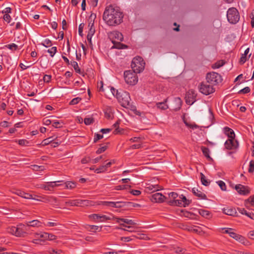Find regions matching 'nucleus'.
<instances>
[{
	"instance_id": "1",
	"label": "nucleus",
	"mask_w": 254,
	"mask_h": 254,
	"mask_svg": "<svg viewBox=\"0 0 254 254\" xmlns=\"http://www.w3.org/2000/svg\"><path fill=\"white\" fill-rule=\"evenodd\" d=\"M103 19L109 25H114L121 23L123 15L118 7H113L110 5L107 6L103 14Z\"/></svg>"
},
{
	"instance_id": "2",
	"label": "nucleus",
	"mask_w": 254,
	"mask_h": 254,
	"mask_svg": "<svg viewBox=\"0 0 254 254\" xmlns=\"http://www.w3.org/2000/svg\"><path fill=\"white\" fill-rule=\"evenodd\" d=\"M111 91L123 107H127L129 105L130 98L128 92L122 90H116L113 87L111 88Z\"/></svg>"
},
{
	"instance_id": "3",
	"label": "nucleus",
	"mask_w": 254,
	"mask_h": 254,
	"mask_svg": "<svg viewBox=\"0 0 254 254\" xmlns=\"http://www.w3.org/2000/svg\"><path fill=\"white\" fill-rule=\"evenodd\" d=\"M145 63L143 59L140 57H136L132 61L131 67L132 70L134 72L140 73L144 68Z\"/></svg>"
},
{
	"instance_id": "4",
	"label": "nucleus",
	"mask_w": 254,
	"mask_h": 254,
	"mask_svg": "<svg viewBox=\"0 0 254 254\" xmlns=\"http://www.w3.org/2000/svg\"><path fill=\"white\" fill-rule=\"evenodd\" d=\"M136 72L132 70H126L124 72V79L125 82L130 85L136 84L138 81V76Z\"/></svg>"
},
{
	"instance_id": "5",
	"label": "nucleus",
	"mask_w": 254,
	"mask_h": 254,
	"mask_svg": "<svg viewBox=\"0 0 254 254\" xmlns=\"http://www.w3.org/2000/svg\"><path fill=\"white\" fill-rule=\"evenodd\" d=\"M227 17L230 23L234 24L239 20L240 15L236 8L232 7L227 11Z\"/></svg>"
},
{
	"instance_id": "6",
	"label": "nucleus",
	"mask_w": 254,
	"mask_h": 254,
	"mask_svg": "<svg viewBox=\"0 0 254 254\" xmlns=\"http://www.w3.org/2000/svg\"><path fill=\"white\" fill-rule=\"evenodd\" d=\"M198 89L200 92L206 95L211 94L214 91L213 86L206 81L201 82L199 85Z\"/></svg>"
},
{
	"instance_id": "7",
	"label": "nucleus",
	"mask_w": 254,
	"mask_h": 254,
	"mask_svg": "<svg viewBox=\"0 0 254 254\" xmlns=\"http://www.w3.org/2000/svg\"><path fill=\"white\" fill-rule=\"evenodd\" d=\"M224 233L228 234L231 237L235 239L238 242L245 245H248V241L244 237L234 232L232 229L227 228L225 230Z\"/></svg>"
},
{
	"instance_id": "8",
	"label": "nucleus",
	"mask_w": 254,
	"mask_h": 254,
	"mask_svg": "<svg viewBox=\"0 0 254 254\" xmlns=\"http://www.w3.org/2000/svg\"><path fill=\"white\" fill-rule=\"evenodd\" d=\"M206 79L207 82L213 86L220 82L222 80L220 75L214 72L208 73L206 75Z\"/></svg>"
},
{
	"instance_id": "9",
	"label": "nucleus",
	"mask_w": 254,
	"mask_h": 254,
	"mask_svg": "<svg viewBox=\"0 0 254 254\" xmlns=\"http://www.w3.org/2000/svg\"><path fill=\"white\" fill-rule=\"evenodd\" d=\"M67 204L71 206H88L90 205V202L87 200H69L65 202Z\"/></svg>"
},
{
	"instance_id": "10",
	"label": "nucleus",
	"mask_w": 254,
	"mask_h": 254,
	"mask_svg": "<svg viewBox=\"0 0 254 254\" xmlns=\"http://www.w3.org/2000/svg\"><path fill=\"white\" fill-rule=\"evenodd\" d=\"M196 96V94L194 90H190L186 97V103L189 105H192L195 101Z\"/></svg>"
},
{
	"instance_id": "11",
	"label": "nucleus",
	"mask_w": 254,
	"mask_h": 254,
	"mask_svg": "<svg viewBox=\"0 0 254 254\" xmlns=\"http://www.w3.org/2000/svg\"><path fill=\"white\" fill-rule=\"evenodd\" d=\"M180 199L175 200V206L186 207L190 203V201L182 195L180 196Z\"/></svg>"
},
{
	"instance_id": "12",
	"label": "nucleus",
	"mask_w": 254,
	"mask_h": 254,
	"mask_svg": "<svg viewBox=\"0 0 254 254\" xmlns=\"http://www.w3.org/2000/svg\"><path fill=\"white\" fill-rule=\"evenodd\" d=\"M225 145L228 149H234L238 147V143L234 138H230L225 142Z\"/></svg>"
},
{
	"instance_id": "13",
	"label": "nucleus",
	"mask_w": 254,
	"mask_h": 254,
	"mask_svg": "<svg viewBox=\"0 0 254 254\" xmlns=\"http://www.w3.org/2000/svg\"><path fill=\"white\" fill-rule=\"evenodd\" d=\"M235 189L240 194L247 195L250 193V190L249 188L247 187L244 186L241 184L236 185Z\"/></svg>"
},
{
	"instance_id": "14",
	"label": "nucleus",
	"mask_w": 254,
	"mask_h": 254,
	"mask_svg": "<svg viewBox=\"0 0 254 254\" xmlns=\"http://www.w3.org/2000/svg\"><path fill=\"white\" fill-rule=\"evenodd\" d=\"M166 197L161 193H155L152 195L151 200L153 202L161 203L163 202Z\"/></svg>"
},
{
	"instance_id": "15",
	"label": "nucleus",
	"mask_w": 254,
	"mask_h": 254,
	"mask_svg": "<svg viewBox=\"0 0 254 254\" xmlns=\"http://www.w3.org/2000/svg\"><path fill=\"white\" fill-rule=\"evenodd\" d=\"M103 204L109 207L121 208L124 206L125 202L122 201H104Z\"/></svg>"
},
{
	"instance_id": "16",
	"label": "nucleus",
	"mask_w": 254,
	"mask_h": 254,
	"mask_svg": "<svg viewBox=\"0 0 254 254\" xmlns=\"http://www.w3.org/2000/svg\"><path fill=\"white\" fill-rule=\"evenodd\" d=\"M24 226V224H20L18 225V227L15 228L14 231V236L18 237H24L26 232L24 231L23 227Z\"/></svg>"
},
{
	"instance_id": "17",
	"label": "nucleus",
	"mask_w": 254,
	"mask_h": 254,
	"mask_svg": "<svg viewBox=\"0 0 254 254\" xmlns=\"http://www.w3.org/2000/svg\"><path fill=\"white\" fill-rule=\"evenodd\" d=\"M110 38L112 40H117L122 41L123 40V36L122 33L118 31H113L111 32L109 35Z\"/></svg>"
},
{
	"instance_id": "18",
	"label": "nucleus",
	"mask_w": 254,
	"mask_h": 254,
	"mask_svg": "<svg viewBox=\"0 0 254 254\" xmlns=\"http://www.w3.org/2000/svg\"><path fill=\"white\" fill-rule=\"evenodd\" d=\"M223 212L225 214L230 216H235L237 213L235 208L230 207L224 208L223 209Z\"/></svg>"
},
{
	"instance_id": "19",
	"label": "nucleus",
	"mask_w": 254,
	"mask_h": 254,
	"mask_svg": "<svg viewBox=\"0 0 254 254\" xmlns=\"http://www.w3.org/2000/svg\"><path fill=\"white\" fill-rule=\"evenodd\" d=\"M192 193L201 199H205L206 195L204 193L199 190L197 188H193L192 189Z\"/></svg>"
},
{
	"instance_id": "20",
	"label": "nucleus",
	"mask_w": 254,
	"mask_h": 254,
	"mask_svg": "<svg viewBox=\"0 0 254 254\" xmlns=\"http://www.w3.org/2000/svg\"><path fill=\"white\" fill-rule=\"evenodd\" d=\"M224 132L229 138V139L234 138L235 133L234 131L232 129L229 127H225Z\"/></svg>"
},
{
	"instance_id": "21",
	"label": "nucleus",
	"mask_w": 254,
	"mask_h": 254,
	"mask_svg": "<svg viewBox=\"0 0 254 254\" xmlns=\"http://www.w3.org/2000/svg\"><path fill=\"white\" fill-rule=\"evenodd\" d=\"M47 233H36L35 237L38 238L40 241H44L47 239Z\"/></svg>"
},
{
	"instance_id": "22",
	"label": "nucleus",
	"mask_w": 254,
	"mask_h": 254,
	"mask_svg": "<svg viewBox=\"0 0 254 254\" xmlns=\"http://www.w3.org/2000/svg\"><path fill=\"white\" fill-rule=\"evenodd\" d=\"M57 136L55 135H53L50 137H48L45 139H44L42 141V143L43 145H47L50 144L51 142H53L54 140H55L57 138Z\"/></svg>"
},
{
	"instance_id": "23",
	"label": "nucleus",
	"mask_w": 254,
	"mask_h": 254,
	"mask_svg": "<svg viewBox=\"0 0 254 254\" xmlns=\"http://www.w3.org/2000/svg\"><path fill=\"white\" fill-rule=\"evenodd\" d=\"M112 42L114 44V46H113V48L123 49L127 47L126 45L121 44L120 42H116L115 40H112Z\"/></svg>"
},
{
	"instance_id": "24",
	"label": "nucleus",
	"mask_w": 254,
	"mask_h": 254,
	"mask_svg": "<svg viewBox=\"0 0 254 254\" xmlns=\"http://www.w3.org/2000/svg\"><path fill=\"white\" fill-rule=\"evenodd\" d=\"M200 180L202 185L205 186H207L210 184V181L207 180L206 177L202 173H200Z\"/></svg>"
},
{
	"instance_id": "25",
	"label": "nucleus",
	"mask_w": 254,
	"mask_h": 254,
	"mask_svg": "<svg viewBox=\"0 0 254 254\" xmlns=\"http://www.w3.org/2000/svg\"><path fill=\"white\" fill-rule=\"evenodd\" d=\"M40 222L37 220H34L31 221L26 222L28 227H39Z\"/></svg>"
},
{
	"instance_id": "26",
	"label": "nucleus",
	"mask_w": 254,
	"mask_h": 254,
	"mask_svg": "<svg viewBox=\"0 0 254 254\" xmlns=\"http://www.w3.org/2000/svg\"><path fill=\"white\" fill-rule=\"evenodd\" d=\"M248 203H250L252 206H254V195L250 196L249 198L245 200V205L247 208H248Z\"/></svg>"
},
{
	"instance_id": "27",
	"label": "nucleus",
	"mask_w": 254,
	"mask_h": 254,
	"mask_svg": "<svg viewBox=\"0 0 254 254\" xmlns=\"http://www.w3.org/2000/svg\"><path fill=\"white\" fill-rule=\"evenodd\" d=\"M113 218H114V216L112 214H110L109 216L101 215V217H100V222H103L107 220H112L113 219Z\"/></svg>"
},
{
	"instance_id": "28",
	"label": "nucleus",
	"mask_w": 254,
	"mask_h": 254,
	"mask_svg": "<svg viewBox=\"0 0 254 254\" xmlns=\"http://www.w3.org/2000/svg\"><path fill=\"white\" fill-rule=\"evenodd\" d=\"M167 99L165 100L164 102H159L156 104V106L157 108L162 109V110H165L168 108V106L165 104V102H166Z\"/></svg>"
},
{
	"instance_id": "29",
	"label": "nucleus",
	"mask_w": 254,
	"mask_h": 254,
	"mask_svg": "<svg viewBox=\"0 0 254 254\" xmlns=\"http://www.w3.org/2000/svg\"><path fill=\"white\" fill-rule=\"evenodd\" d=\"M112 109L109 107L107 108L105 111V117L108 119H111L112 118Z\"/></svg>"
},
{
	"instance_id": "30",
	"label": "nucleus",
	"mask_w": 254,
	"mask_h": 254,
	"mask_svg": "<svg viewBox=\"0 0 254 254\" xmlns=\"http://www.w3.org/2000/svg\"><path fill=\"white\" fill-rule=\"evenodd\" d=\"M49 202H50L52 203V204L55 205V206H58L59 205V202L57 199L53 196H50L49 197Z\"/></svg>"
},
{
	"instance_id": "31",
	"label": "nucleus",
	"mask_w": 254,
	"mask_h": 254,
	"mask_svg": "<svg viewBox=\"0 0 254 254\" xmlns=\"http://www.w3.org/2000/svg\"><path fill=\"white\" fill-rule=\"evenodd\" d=\"M65 188L66 189H72L76 186L75 183L73 182H65Z\"/></svg>"
},
{
	"instance_id": "32",
	"label": "nucleus",
	"mask_w": 254,
	"mask_h": 254,
	"mask_svg": "<svg viewBox=\"0 0 254 254\" xmlns=\"http://www.w3.org/2000/svg\"><path fill=\"white\" fill-rule=\"evenodd\" d=\"M199 214L204 217L207 218L209 216V212L208 211L200 209L198 211Z\"/></svg>"
},
{
	"instance_id": "33",
	"label": "nucleus",
	"mask_w": 254,
	"mask_h": 254,
	"mask_svg": "<svg viewBox=\"0 0 254 254\" xmlns=\"http://www.w3.org/2000/svg\"><path fill=\"white\" fill-rule=\"evenodd\" d=\"M201 150H202L203 154L205 155V156L206 157H207V158H209V159H211V158L209 156V150L207 148L202 147L201 148Z\"/></svg>"
},
{
	"instance_id": "34",
	"label": "nucleus",
	"mask_w": 254,
	"mask_h": 254,
	"mask_svg": "<svg viewBox=\"0 0 254 254\" xmlns=\"http://www.w3.org/2000/svg\"><path fill=\"white\" fill-rule=\"evenodd\" d=\"M63 181H62V180H59V181H55V182H49V185L50 186H51V188H54V187H58L59 186H61V185L58 184V183H61V182H63Z\"/></svg>"
},
{
	"instance_id": "35",
	"label": "nucleus",
	"mask_w": 254,
	"mask_h": 254,
	"mask_svg": "<svg viewBox=\"0 0 254 254\" xmlns=\"http://www.w3.org/2000/svg\"><path fill=\"white\" fill-rule=\"evenodd\" d=\"M121 221H123L124 223H126L127 225H134L136 224V223L131 219L124 218V220H121Z\"/></svg>"
},
{
	"instance_id": "36",
	"label": "nucleus",
	"mask_w": 254,
	"mask_h": 254,
	"mask_svg": "<svg viewBox=\"0 0 254 254\" xmlns=\"http://www.w3.org/2000/svg\"><path fill=\"white\" fill-rule=\"evenodd\" d=\"M32 169L33 170L35 171H43L44 169V166H38V165H33L32 166Z\"/></svg>"
},
{
	"instance_id": "37",
	"label": "nucleus",
	"mask_w": 254,
	"mask_h": 254,
	"mask_svg": "<svg viewBox=\"0 0 254 254\" xmlns=\"http://www.w3.org/2000/svg\"><path fill=\"white\" fill-rule=\"evenodd\" d=\"M5 47L11 50H16L18 47L17 45L14 43L5 45Z\"/></svg>"
},
{
	"instance_id": "38",
	"label": "nucleus",
	"mask_w": 254,
	"mask_h": 254,
	"mask_svg": "<svg viewBox=\"0 0 254 254\" xmlns=\"http://www.w3.org/2000/svg\"><path fill=\"white\" fill-rule=\"evenodd\" d=\"M71 65L74 68L75 70L77 72H80V69L79 68L78 64L77 62L73 61L71 62Z\"/></svg>"
},
{
	"instance_id": "39",
	"label": "nucleus",
	"mask_w": 254,
	"mask_h": 254,
	"mask_svg": "<svg viewBox=\"0 0 254 254\" xmlns=\"http://www.w3.org/2000/svg\"><path fill=\"white\" fill-rule=\"evenodd\" d=\"M191 230L197 233H200L201 232L203 231L202 228L196 226H194L192 227Z\"/></svg>"
},
{
	"instance_id": "40",
	"label": "nucleus",
	"mask_w": 254,
	"mask_h": 254,
	"mask_svg": "<svg viewBox=\"0 0 254 254\" xmlns=\"http://www.w3.org/2000/svg\"><path fill=\"white\" fill-rule=\"evenodd\" d=\"M48 52L50 54L51 57H53L57 52V47H53L48 50Z\"/></svg>"
},
{
	"instance_id": "41",
	"label": "nucleus",
	"mask_w": 254,
	"mask_h": 254,
	"mask_svg": "<svg viewBox=\"0 0 254 254\" xmlns=\"http://www.w3.org/2000/svg\"><path fill=\"white\" fill-rule=\"evenodd\" d=\"M37 187L42 188L45 190H51V186L49 185V182L47 183V185L37 186Z\"/></svg>"
},
{
	"instance_id": "42",
	"label": "nucleus",
	"mask_w": 254,
	"mask_h": 254,
	"mask_svg": "<svg viewBox=\"0 0 254 254\" xmlns=\"http://www.w3.org/2000/svg\"><path fill=\"white\" fill-rule=\"evenodd\" d=\"M42 45L46 47H50L52 45L51 40L48 39L44 40L42 42Z\"/></svg>"
},
{
	"instance_id": "43",
	"label": "nucleus",
	"mask_w": 254,
	"mask_h": 254,
	"mask_svg": "<svg viewBox=\"0 0 254 254\" xmlns=\"http://www.w3.org/2000/svg\"><path fill=\"white\" fill-rule=\"evenodd\" d=\"M217 183L218 184V185H219V186L222 190H226V185L224 182L222 181H219L217 182Z\"/></svg>"
},
{
	"instance_id": "44",
	"label": "nucleus",
	"mask_w": 254,
	"mask_h": 254,
	"mask_svg": "<svg viewBox=\"0 0 254 254\" xmlns=\"http://www.w3.org/2000/svg\"><path fill=\"white\" fill-rule=\"evenodd\" d=\"M24 195H25V196H24V198H26V199H31L36 200H38V201H41V200H40L39 199H37L36 197H34L33 196V195L32 194H29V193L25 192V194Z\"/></svg>"
},
{
	"instance_id": "45",
	"label": "nucleus",
	"mask_w": 254,
	"mask_h": 254,
	"mask_svg": "<svg viewBox=\"0 0 254 254\" xmlns=\"http://www.w3.org/2000/svg\"><path fill=\"white\" fill-rule=\"evenodd\" d=\"M49 253L50 254H62V251L60 250H55V249H51L49 250Z\"/></svg>"
},
{
	"instance_id": "46",
	"label": "nucleus",
	"mask_w": 254,
	"mask_h": 254,
	"mask_svg": "<svg viewBox=\"0 0 254 254\" xmlns=\"http://www.w3.org/2000/svg\"><path fill=\"white\" fill-rule=\"evenodd\" d=\"M84 122L86 125H89L93 122V119L92 118H86L84 120Z\"/></svg>"
},
{
	"instance_id": "47",
	"label": "nucleus",
	"mask_w": 254,
	"mask_h": 254,
	"mask_svg": "<svg viewBox=\"0 0 254 254\" xmlns=\"http://www.w3.org/2000/svg\"><path fill=\"white\" fill-rule=\"evenodd\" d=\"M90 218L95 220H98L100 221V217H101L100 214H93L90 216Z\"/></svg>"
},
{
	"instance_id": "48",
	"label": "nucleus",
	"mask_w": 254,
	"mask_h": 254,
	"mask_svg": "<svg viewBox=\"0 0 254 254\" xmlns=\"http://www.w3.org/2000/svg\"><path fill=\"white\" fill-rule=\"evenodd\" d=\"M175 102H176V104L178 106V107H177L176 108V110H177L180 108L182 102H181V99L180 98H175Z\"/></svg>"
},
{
	"instance_id": "49",
	"label": "nucleus",
	"mask_w": 254,
	"mask_h": 254,
	"mask_svg": "<svg viewBox=\"0 0 254 254\" xmlns=\"http://www.w3.org/2000/svg\"><path fill=\"white\" fill-rule=\"evenodd\" d=\"M254 171V161H251L250 163L249 172L250 173H253Z\"/></svg>"
},
{
	"instance_id": "50",
	"label": "nucleus",
	"mask_w": 254,
	"mask_h": 254,
	"mask_svg": "<svg viewBox=\"0 0 254 254\" xmlns=\"http://www.w3.org/2000/svg\"><path fill=\"white\" fill-rule=\"evenodd\" d=\"M81 100V98L79 97H77L73 99L70 102V105H75L77 104Z\"/></svg>"
},
{
	"instance_id": "51",
	"label": "nucleus",
	"mask_w": 254,
	"mask_h": 254,
	"mask_svg": "<svg viewBox=\"0 0 254 254\" xmlns=\"http://www.w3.org/2000/svg\"><path fill=\"white\" fill-rule=\"evenodd\" d=\"M53 122V120L48 119L47 118H44L43 120V123L44 125L46 126H48L50 124H52Z\"/></svg>"
},
{
	"instance_id": "52",
	"label": "nucleus",
	"mask_w": 254,
	"mask_h": 254,
	"mask_svg": "<svg viewBox=\"0 0 254 254\" xmlns=\"http://www.w3.org/2000/svg\"><path fill=\"white\" fill-rule=\"evenodd\" d=\"M185 124L187 126H188V127H189L193 129L197 128L198 127L196 125H195L194 124H190V123L185 122Z\"/></svg>"
},
{
	"instance_id": "53",
	"label": "nucleus",
	"mask_w": 254,
	"mask_h": 254,
	"mask_svg": "<svg viewBox=\"0 0 254 254\" xmlns=\"http://www.w3.org/2000/svg\"><path fill=\"white\" fill-rule=\"evenodd\" d=\"M95 31V28H90L87 36L92 37L94 34Z\"/></svg>"
},
{
	"instance_id": "54",
	"label": "nucleus",
	"mask_w": 254,
	"mask_h": 254,
	"mask_svg": "<svg viewBox=\"0 0 254 254\" xmlns=\"http://www.w3.org/2000/svg\"><path fill=\"white\" fill-rule=\"evenodd\" d=\"M15 193L21 197H22L24 198V196H25V192L22 191V190H17L15 192Z\"/></svg>"
},
{
	"instance_id": "55",
	"label": "nucleus",
	"mask_w": 254,
	"mask_h": 254,
	"mask_svg": "<svg viewBox=\"0 0 254 254\" xmlns=\"http://www.w3.org/2000/svg\"><path fill=\"white\" fill-rule=\"evenodd\" d=\"M55 239H56V236L55 235H53L52 234L48 233L47 239V240H48L49 241H53V240H54Z\"/></svg>"
},
{
	"instance_id": "56",
	"label": "nucleus",
	"mask_w": 254,
	"mask_h": 254,
	"mask_svg": "<svg viewBox=\"0 0 254 254\" xmlns=\"http://www.w3.org/2000/svg\"><path fill=\"white\" fill-rule=\"evenodd\" d=\"M52 124H53V126L54 127H55L58 128L61 127V126H59V125H60L61 123L58 121L53 120V122Z\"/></svg>"
},
{
	"instance_id": "57",
	"label": "nucleus",
	"mask_w": 254,
	"mask_h": 254,
	"mask_svg": "<svg viewBox=\"0 0 254 254\" xmlns=\"http://www.w3.org/2000/svg\"><path fill=\"white\" fill-rule=\"evenodd\" d=\"M3 19L7 23H9L11 21V16L9 14H4Z\"/></svg>"
},
{
	"instance_id": "58",
	"label": "nucleus",
	"mask_w": 254,
	"mask_h": 254,
	"mask_svg": "<svg viewBox=\"0 0 254 254\" xmlns=\"http://www.w3.org/2000/svg\"><path fill=\"white\" fill-rule=\"evenodd\" d=\"M107 149V147L106 146H102L99 148L96 151L97 154H100L103 152H104Z\"/></svg>"
},
{
	"instance_id": "59",
	"label": "nucleus",
	"mask_w": 254,
	"mask_h": 254,
	"mask_svg": "<svg viewBox=\"0 0 254 254\" xmlns=\"http://www.w3.org/2000/svg\"><path fill=\"white\" fill-rule=\"evenodd\" d=\"M250 91V88L249 87H246L244 88L241 90L239 92L240 93H247Z\"/></svg>"
},
{
	"instance_id": "60",
	"label": "nucleus",
	"mask_w": 254,
	"mask_h": 254,
	"mask_svg": "<svg viewBox=\"0 0 254 254\" xmlns=\"http://www.w3.org/2000/svg\"><path fill=\"white\" fill-rule=\"evenodd\" d=\"M103 137V135L100 134H96L95 135V137L94 138V141L95 142H97L98 140L100 139Z\"/></svg>"
},
{
	"instance_id": "61",
	"label": "nucleus",
	"mask_w": 254,
	"mask_h": 254,
	"mask_svg": "<svg viewBox=\"0 0 254 254\" xmlns=\"http://www.w3.org/2000/svg\"><path fill=\"white\" fill-rule=\"evenodd\" d=\"M90 231H93V232L96 231H100V229H101L97 226L92 225V226H90Z\"/></svg>"
},
{
	"instance_id": "62",
	"label": "nucleus",
	"mask_w": 254,
	"mask_h": 254,
	"mask_svg": "<svg viewBox=\"0 0 254 254\" xmlns=\"http://www.w3.org/2000/svg\"><path fill=\"white\" fill-rule=\"evenodd\" d=\"M168 194L170 198H172L174 199H175L178 196L177 193L174 192H170Z\"/></svg>"
},
{
	"instance_id": "63",
	"label": "nucleus",
	"mask_w": 254,
	"mask_h": 254,
	"mask_svg": "<svg viewBox=\"0 0 254 254\" xmlns=\"http://www.w3.org/2000/svg\"><path fill=\"white\" fill-rule=\"evenodd\" d=\"M149 190H159V187L157 186H150L148 187L147 188Z\"/></svg>"
},
{
	"instance_id": "64",
	"label": "nucleus",
	"mask_w": 254,
	"mask_h": 254,
	"mask_svg": "<svg viewBox=\"0 0 254 254\" xmlns=\"http://www.w3.org/2000/svg\"><path fill=\"white\" fill-rule=\"evenodd\" d=\"M2 12L4 14H8L11 13V8L10 7H6L2 10Z\"/></svg>"
}]
</instances>
